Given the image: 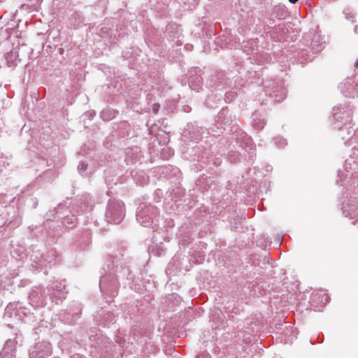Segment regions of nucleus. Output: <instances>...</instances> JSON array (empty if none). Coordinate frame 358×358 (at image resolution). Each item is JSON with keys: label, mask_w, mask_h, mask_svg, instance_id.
I'll return each mask as SVG.
<instances>
[{"label": "nucleus", "mask_w": 358, "mask_h": 358, "mask_svg": "<svg viewBox=\"0 0 358 358\" xmlns=\"http://www.w3.org/2000/svg\"><path fill=\"white\" fill-rule=\"evenodd\" d=\"M280 17H284V15H283V13H282V14L280 15Z\"/></svg>", "instance_id": "nucleus-32"}, {"label": "nucleus", "mask_w": 358, "mask_h": 358, "mask_svg": "<svg viewBox=\"0 0 358 358\" xmlns=\"http://www.w3.org/2000/svg\"><path fill=\"white\" fill-rule=\"evenodd\" d=\"M334 118L335 120V127L341 129L342 126L348 124L351 120V112L344 108H334Z\"/></svg>", "instance_id": "nucleus-8"}, {"label": "nucleus", "mask_w": 358, "mask_h": 358, "mask_svg": "<svg viewBox=\"0 0 358 358\" xmlns=\"http://www.w3.org/2000/svg\"><path fill=\"white\" fill-rule=\"evenodd\" d=\"M249 154L250 155V157H252V155H255V151H254V150L252 148V145H251V147L250 148V152H249Z\"/></svg>", "instance_id": "nucleus-25"}, {"label": "nucleus", "mask_w": 358, "mask_h": 358, "mask_svg": "<svg viewBox=\"0 0 358 358\" xmlns=\"http://www.w3.org/2000/svg\"><path fill=\"white\" fill-rule=\"evenodd\" d=\"M264 87L268 89L265 90V93L273 96L276 101H280L286 97L287 91L280 80L266 81Z\"/></svg>", "instance_id": "nucleus-4"}, {"label": "nucleus", "mask_w": 358, "mask_h": 358, "mask_svg": "<svg viewBox=\"0 0 358 358\" xmlns=\"http://www.w3.org/2000/svg\"><path fill=\"white\" fill-rule=\"evenodd\" d=\"M29 300L30 304L35 308L43 307L46 304L45 296L40 287H36L31 291L29 295Z\"/></svg>", "instance_id": "nucleus-10"}, {"label": "nucleus", "mask_w": 358, "mask_h": 358, "mask_svg": "<svg viewBox=\"0 0 358 358\" xmlns=\"http://www.w3.org/2000/svg\"><path fill=\"white\" fill-rule=\"evenodd\" d=\"M48 294L52 300H62L66 298L67 291L65 281H55L48 288Z\"/></svg>", "instance_id": "nucleus-7"}, {"label": "nucleus", "mask_w": 358, "mask_h": 358, "mask_svg": "<svg viewBox=\"0 0 358 358\" xmlns=\"http://www.w3.org/2000/svg\"><path fill=\"white\" fill-rule=\"evenodd\" d=\"M55 358H59V357H55Z\"/></svg>", "instance_id": "nucleus-33"}, {"label": "nucleus", "mask_w": 358, "mask_h": 358, "mask_svg": "<svg viewBox=\"0 0 358 358\" xmlns=\"http://www.w3.org/2000/svg\"><path fill=\"white\" fill-rule=\"evenodd\" d=\"M1 171H2L1 164H0V173H1Z\"/></svg>", "instance_id": "nucleus-31"}, {"label": "nucleus", "mask_w": 358, "mask_h": 358, "mask_svg": "<svg viewBox=\"0 0 358 358\" xmlns=\"http://www.w3.org/2000/svg\"><path fill=\"white\" fill-rule=\"evenodd\" d=\"M193 71H190L191 75L189 77V87L194 91L199 92L202 87L203 79L200 74H197L196 71H194V74L192 73Z\"/></svg>", "instance_id": "nucleus-11"}, {"label": "nucleus", "mask_w": 358, "mask_h": 358, "mask_svg": "<svg viewBox=\"0 0 358 358\" xmlns=\"http://www.w3.org/2000/svg\"><path fill=\"white\" fill-rule=\"evenodd\" d=\"M108 262V273L101 276L99 288L103 295L113 298L117 294L119 279L129 273L127 268L119 266L117 257H110Z\"/></svg>", "instance_id": "nucleus-1"}, {"label": "nucleus", "mask_w": 358, "mask_h": 358, "mask_svg": "<svg viewBox=\"0 0 358 358\" xmlns=\"http://www.w3.org/2000/svg\"><path fill=\"white\" fill-rule=\"evenodd\" d=\"M159 108H160L159 104H158V103L153 104V106H152V111H153L154 113H155V114L157 113L159 110Z\"/></svg>", "instance_id": "nucleus-23"}, {"label": "nucleus", "mask_w": 358, "mask_h": 358, "mask_svg": "<svg viewBox=\"0 0 358 358\" xmlns=\"http://www.w3.org/2000/svg\"><path fill=\"white\" fill-rule=\"evenodd\" d=\"M324 43L323 38L319 35H315L311 43L312 50L315 52H320L324 47Z\"/></svg>", "instance_id": "nucleus-14"}, {"label": "nucleus", "mask_w": 358, "mask_h": 358, "mask_svg": "<svg viewBox=\"0 0 358 358\" xmlns=\"http://www.w3.org/2000/svg\"><path fill=\"white\" fill-rule=\"evenodd\" d=\"M57 257V252L54 250L49 251L46 257H43L39 251H34L30 255L31 267L34 271H41L47 264H55Z\"/></svg>", "instance_id": "nucleus-2"}, {"label": "nucleus", "mask_w": 358, "mask_h": 358, "mask_svg": "<svg viewBox=\"0 0 358 358\" xmlns=\"http://www.w3.org/2000/svg\"><path fill=\"white\" fill-rule=\"evenodd\" d=\"M289 1L292 3H295L298 1V0H289Z\"/></svg>", "instance_id": "nucleus-28"}, {"label": "nucleus", "mask_w": 358, "mask_h": 358, "mask_svg": "<svg viewBox=\"0 0 358 358\" xmlns=\"http://www.w3.org/2000/svg\"><path fill=\"white\" fill-rule=\"evenodd\" d=\"M355 32L358 33V27H355Z\"/></svg>", "instance_id": "nucleus-29"}, {"label": "nucleus", "mask_w": 358, "mask_h": 358, "mask_svg": "<svg viewBox=\"0 0 358 358\" xmlns=\"http://www.w3.org/2000/svg\"><path fill=\"white\" fill-rule=\"evenodd\" d=\"M9 343H11V342H10V341H7V342H6V346L4 347V348L3 349V353L6 352L7 346L9 345Z\"/></svg>", "instance_id": "nucleus-27"}, {"label": "nucleus", "mask_w": 358, "mask_h": 358, "mask_svg": "<svg viewBox=\"0 0 358 358\" xmlns=\"http://www.w3.org/2000/svg\"><path fill=\"white\" fill-rule=\"evenodd\" d=\"M115 316L110 312L100 315V320H99L103 327L109 326L110 324L115 323Z\"/></svg>", "instance_id": "nucleus-12"}, {"label": "nucleus", "mask_w": 358, "mask_h": 358, "mask_svg": "<svg viewBox=\"0 0 358 358\" xmlns=\"http://www.w3.org/2000/svg\"><path fill=\"white\" fill-rule=\"evenodd\" d=\"M252 124L256 129H262L266 124V121L262 115L254 113L252 115Z\"/></svg>", "instance_id": "nucleus-15"}, {"label": "nucleus", "mask_w": 358, "mask_h": 358, "mask_svg": "<svg viewBox=\"0 0 358 358\" xmlns=\"http://www.w3.org/2000/svg\"><path fill=\"white\" fill-rule=\"evenodd\" d=\"M222 96L220 94V98L218 99V101H222Z\"/></svg>", "instance_id": "nucleus-30"}, {"label": "nucleus", "mask_w": 358, "mask_h": 358, "mask_svg": "<svg viewBox=\"0 0 358 358\" xmlns=\"http://www.w3.org/2000/svg\"><path fill=\"white\" fill-rule=\"evenodd\" d=\"M110 113L111 111L109 109H106L104 110H102V112L101 113V117L105 121L110 120L114 117V115H112Z\"/></svg>", "instance_id": "nucleus-18"}, {"label": "nucleus", "mask_w": 358, "mask_h": 358, "mask_svg": "<svg viewBox=\"0 0 358 358\" xmlns=\"http://www.w3.org/2000/svg\"><path fill=\"white\" fill-rule=\"evenodd\" d=\"M78 317H79L78 313L73 314V315H70L69 313H64V314L61 315V317H60L62 320H63L64 322H66L70 325H73V324H76V320L78 319Z\"/></svg>", "instance_id": "nucleus-16"}, {"label": "nucleus", "mask_w": 358, "mask_h": 358, "mask_svg": "<svg viewBox=\"0 0 358 358\" xmlns=\"http://www.w3.org/2000/svg\"><path fill=\"white\" fill-rule=\"evenodd\" d=\"M228 112L229 111L227 109H222V110L220 111L217 115V119L216 121L217 124L221 126L220 129H222V125L226 126L230 124L231 120L227 117ZM223 129H225V127H223Z\"/></svg>", "instance_id": "nucleus-13"}, {"label": "nucleus", "mask_w": 358, "mask_h": 358, "mask_svg": "<svg viewBox=\"0 0 358 358\" xmlns=\"http://www.w3.org/2000/svg\"><path fill=\"white\" fill-rule=\"evenodd\" d=\"M124 217V203L120 201H110L106 212V220L117 224L121 222Z\"/></svg>", "instance_id": "nucleus-3"}, {"label": "nucleus", "mask_w": 358, "mask_h": 358, "mask_svg": "<svg viewBox=\"0 0 358 358\" xmlns=\"http://www.w3.org/2000/svg\"><path fill=\"white\" fill-rule=\"evenodd\" d=\"M196 358H210V356L209 354L206 352L200 353L197 355Z\"/></svg>", "instance_id": "nucleus-24"}, {"label": "nucleus", "mask_w": 358, "mask_h": 358, "mask_svg": "<svg viewBox=\"0 0 358 358\" xmlns=\"http://www.w3.org/2000/svg\"><path fill=\"white\" fill-rule=\"evenodd\" d=\"M206 129L203 127H199L194 124H189L187 128L182 133L185 138H189L192 141L197 142L202 138L203 134L205 133Z\"/></svg>", "instance_id": "nucleus-9"}, {"label": "nucleus", "mask_w": 358, "mask_h": 358, "mask_svg": "<svg viewBox=\"0 0 358 358\" xmlns=\"http://www.w3.org/2000/svg\"><path fill=\"white\" fill-rule=\"evenodd\" d=\"M52 354V345L46 341L36 342L29 349V358H48Z\"/></svg>", "instance_id": "nucleus-5"}, {"label": "nucleus", "mask_w": 358, "mask_h": 358, "mask_svg": "<svg viewBox=\"0 0 358 358\" xmlns=\"http://www.w3.org/2000/svg\"><path fill=\"white\" fill-rule=\"evenodd\" d=\"M71 358H85V357L79 354H76V355H74L73 356H72Z\"/></svg>", "instance_id": "nucleus-26"}, {"label": "nucleus", "mask_w": 358, "mask_h": 358, "mask_svg": "<svg viewBox=\"0 0 358 358\" xmlns=\"http://www.w3.org/2000/svg\"><path fill=\"white\" fill-rule=\"evenodd\" d=\"M274 142H275V144L276 145H278L279 148H282L287 144L286 140L282 137L275 138Z\"/></svg>", "instance_id": "nucleus-19"}, {"label": "nucleus", "mask_w": 358, "mask_h": 358, "mask_svg": "<svg viewBox=\"0 0 358 358\" xmlns=\"http://www.w3.org/2000/svg\"><path fill=\"white\" fill-rule=\"evenodd\" d=\"M206 104L208 107L213 108L214 105L211 103V97L210 96L206 100Z\"/></svg>", "instance_id": "nucleus-22"}, {"label": "nucleus", "mask_w": 358, "mask_h": 358, "mask_svg": "<svg viewBox=\"0 0 358 358\" xmlns=\"http://www.w3.org/2000/svg\"><path fill=\"white\" fill-rule=\"evenodd\" d=\"M355 134V130L350 127L343 129L340 136L344 140H350Z\"/></svg>", "instance_id": "nucleus-17"}, {"label": "nucleus", "mask_w": 358, "mask_h": 358, "mask_svg": "<svg viewBox=\"0 0 358 358\" xmlns=\"http://www.w3.org/2000/svg\"><path fill=\"white\" fill-rule=\"evenodd\" d=\"M158 214V210L153 206H141L136 213L137 221L143 227H149Z\"/></svg>", "instance_id": "nucleus-6"}, {"label": "nucleus", "mask_w": 358, "mask_h": 358, "mask_svg": "<svg viewBox=\"0 0 358 358\" xmlns=\"http://www.w3.org/2000/svg\"><path fill=\"white\" fill-rule=\"evenodd\" d=\"M87 164H85L84 162H80V164L78 166V169L79 171H85L87 169Z\"/></svg>", "instance_id": "nucleus-21"}, {"label": "nucleus", "mask_w": 358, "mask_h": 358, "mask_svg": "<svg viewBox=\"0 0 358 358\" xmlns=\"http://www.w3.org/2000/svg\"><path fill=\"white\" fill-rule=\"evenodd\" d=\"M343 213L345 215L346 217H348V216L352 217L356 213V208H353L352 209V212L351 213H347L348 210H347V206H344L343 207Z\"/></svg>", "instance_id": "nucleus-20"}]
</instances>
